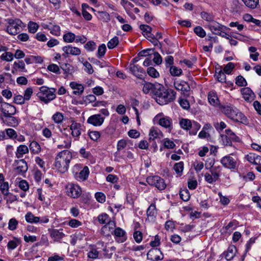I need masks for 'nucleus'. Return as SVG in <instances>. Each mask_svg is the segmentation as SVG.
<instances>
[{"mask_svg":"<svg viewBox=\"0 0 261 261\" xmlns=\"http://www.w3.org/2000/svg\"><path fill=\"white\" fill-rule=\"evenodd\" d=\"M180 198L184 201H188L190 198V194L188 189L181 190L179 192Z\"/></svg>","mask_w":261,"mask_h":261,"instance_id":"nucleus-46","label":"nucleus"},{"mask_svg":"<svg viewBox=\"0 0 261 261\" xmlns=\"http://www.w3.org/2000/svg\"><path fill=\"white\" fill-rule=\"evenodd\" d=\"M62 50L64 51V54H63V56H65V54L67 55H71L73 56H77L80 55L81 53L80 48L72 46L71 45L64 46L62 48Z\"/></svg>","mask_w":261,"mask_h":261,"instance_id":"nucleus-22","label":"nucleus"},{"mask_svg":"<svg viewBox=\"0 0 261 261\" xmlns=\"http://www.w3.org/2000/svg\"><path fill=\"white\" fill-rule=\"evenodd\" d=\"M128 69L131 73L139 79H142L145 75V70L138 65L130 64Z\"/></svg>","mask_w":261,"mask_h":261,"instance_id":"nucleus-12","label":"nucleus"},{"mask_svg":"<svg viewBox=\"0 0 261 261\" xmlns=\"http://www.w3.org/2000/svg\"><path fill=\"white\" fill-rule=\"evenodd\" d=\"M208 27L212 33L219 36V35H221V33L224 29H229L226 27L215 21L212 22Z\"/></svg>","mask_w":261,"mask_h":261,"instance_id":"nucleus-18","label":"nucleus"},{"mask_svg":"<svg viewBox=\"0 0 261 261\" xmlns=\"http://www.w3.org/2000/svg\"><path fill=\"white\" fill-rule=\"evenodd\" d=\"M63 229H53L50 230V236L55 241H60L64 236Z\"/></svg>","mask_w":261,"mask_h":261,"instance_id":"nucleus-27","label":"nucleus"},{"mask_svg":"<svg viewBox=\"0 0 261 261\" xmlns=\"http://www.w3.org/2000/svg\"><path fill=\"white\" fill-rule=\"evenodd\" d=\"M213 127L209 123H206L204 125L201 132L198 134V137L200 138H206L210 137V134L208 133V130L212 129Z\"/></svg>","mask_w":261,"mask_h":261,"instance_id":"nucleus-31","label":"nucleus"},{"mask_svg":"<svg viewBox=\"0 0 261 261\" xmlns=\"http://www.w3.org/2000/svg\"><path fill=\"white\" fill-rule=\"evenodd\" d=\"M105 120V117L100 114H94L90 116L87 119V123L94 126H101Z\"/></svg>","mask_w":261,"mask_h":261,"instance_id":"nucleus-14","label":"nucleus"},{"mask_svg":"<svg viewBox=\"0 0 261 261\" xmlns=\"http://www.w3.org/2000/svg\"><path fill=\"white\" fill-rule=\"evenodd\" d=\"M146 182L151 186H154L162 191L166 188V184L163 178L158 175L149 176L146 178Z\"/></svg>","mask_w":261,"mask_h":261,"instance_id":"nucleus-7","label":"nucleus"},{"mask_svg":"<svg viewBox=\"0 0 261 261\" xmlns=\"http://www.w3.org/2000/svg\"><path fill=\"white\" fill-rule=\"evenodd\" d=\"M220 162L224 167L229 169H234L236 167V160L230 155H226L223 157Z\"/></svg>","mask_w":261,"mask_h":261,"instance_id":"nucleus-11","label":"nucleus"},{"mask_svg":"<svg viewBox=\"0 0 261 261\" xmlns=\"http://www.w3.org/2000/svg\"><path fill=\"white\" fill-rule=\"evenodd\" d=\"M63 39L66 42L72 43L75 40V35L74 33L68 32L63 35Z\"/></svg>","mask_w":261,"mask_h":261,"instance_id":"nucleus-44","label":"nucleus"},{"mask_svg":"<svg viewBox=\"0 0 261 261\" xmlns=\"http://www.w3.org/2000/svg\"><path fill=\"white\" fill-rule=\"evenodd\" d=\"M225 73L223 72L222 70H220L218 72H216L215 76L217 80L221 83H225L226 82Z\"/></svg>","mask_w":261,"mask_h":261,"instance_id":"nucleus-60","label":"nucleus"},{"mask_svg":"<svg viewBox=\"0 0 261 261\" xmlns=\"http://www.w3.org/2000/svg\"><path fill=\"white\" fill-rule=\"evenodd\" d=\"M200 16L203 19L207 21L212 22L214 20V16L212 14L204 11L201 12Z\"/></svg>","mask_w":261,"mask_h":261,"instance_id":"nucleus-55","label":"nucleus"},{"mask_svg":"<svg viewBox=\"0 0 261 261\" xmlns=\"http://www.w3.org/2000/svg\"><path fill=\"white\" fill-rule=\"evenodd\" d=\"M234 68V65L232 62H229L223 68L224 73L229 74L231 73L232 70Z\"/></svg>","mask_w":261,"mask_h":261,"instance_id":"nucleus-62","label":"nucleus"},{"mask_svg":"<svg viewBox=\"0 0 261 261\" xmlns=\"http://www.w3.org/2000/svg\"><path fill=\"white\" fill-rule=\"evenodd\" d=\"M39 28L38 24L32 21H30L28 24V30L29 32L31 33H35L37 32Z\"/></svg>","mask_w":261,"mask_h":261,"instance_id":"nucleus-52","label":"nucleus"},{"mask_svg":"<svg viewBox=\"0 0 261 261\" xmlns=\"http://www.w3.org/2000/svg\"><path fill=\"white\" fill-rule=\"evenodd\" d=\"M133 237H134V239L135 240V241L137 243H139L142 240L143 234L141 231H138V230H136L134 232Z\"/></svg>","mask_w":261,"mask_h":261,"instance_id":"nucleus-63","label":"nucleus"},{"mask_svg":"<svg viewBox=\"0 0 261 261\" xmlns=\"http://www.w3.org/2000/svg\"><path fill=\"white\" fill-rule=\"evenodd\" d=\"M116 227V224L114 221L110 222L105 225L101 229V233L105 236H110L113 234L114 230Z\"/></svg>","mask_w":261,"mask_h":261,"instance_id":"nucleus-17","label":"nucleus"},{"mask_svg":"<svg viewBox=\"0 0 261 261\" xmlns=\"http://www.w3.org/2000/svg\"><path fill=\"white\" fill-rule=\"evenodd\" d=\"M29 147L31 153L33 154H38L41 150L40 145L35 141L31 142Z\"/></svg>","mask_w":261,"mask_h":261,"instance_id":"nucleus-32","label":"nucleus"},{"mask_svg":"<svg viewBox=\"0 0 261 261\" xmlns=\"http://www.w3.org/2000/svg\"><path fill=\"white\" fill-rule=\"evenodd\" d=\"M6 118V122L8 125L15 127L18 124V121L17 118L12 115L5 116Z\"/></svg>","mask_w":261,"mask_h":261,"instance_id":"nucleus-39","label":"nucleus"},{"mask_svg":"<svg viewBox=\"0 0 261 261\" xmlns=\"http://www.w3.org/2000/svg\"><path fill=\"white\" fill-rule=\"evenodd\" d=\"M237 248L234 245H230L228 247L225 254V257L227 260H231L235 256Z\"/></svg>","mask_w":261,"mask_h":261,"instance_id":"nucleus-30","label":"nucleus"},{"mask_svg":"<svg viewBox=\"0 0 261 261\" xmlns=\"http://www.w3.org/2000/svg\"><path fill=\"white\" fill-rule=\"evenodd\" d=\"M182 72V70L176 66H172L170 68V73L172 76H179L181 74Z\"/></svg>","mask_w":261,"mask_h":261,"instance_id":"nucleus-54","label":"nucleus"},{"mask_svg":"<svg viewBox=\"0 0 261 261\" xmlns=\"http://www.w3.org/2000/svg\"><path fill=\"white\" fill-rule=\"evenodd\" d=\"M14 66L17 68V69H19L23 72L27 71V70L25 68L24 62L22 60L18 61V62H15L14 63Z\"/></svg>","mask_w":261,"mask_h":261,"instance_id":"nucleus-59","label":"nucleus"},{"mask_svg":"<svg viewBox=\"0 0 261 261\" xmlns=\"http://www.w3.org/2000/svg\"><path fill=\"white\" fill-rule=\"evenodd\" d=\"M192 121L186 118H181L179 121V125L180 127L185 130H190Z\"/></svg>","mask_w":261,"mask_h":261,"instance_id":"nucleus-37","label":"nucleus"},{"mask_svg":"<svg viewBox=\"0 0 261 261\" xmlns=\"http://www.w3.org/2000/svg\"><path fill=\"white\" fill-rule=\"evenodd\" d=\"M149 136V141L151 142V141H154L155 139L162 138L163 137V134L159 129L152 127L150 129Z\"/></svg>","mask_w":261,"mask_h":261,"instance_id":"nucleus-25","label":"nucleus"},{"mask_svg":"<svg viewBox=\"0 0 261 261\" xmlns=\"http://www.w3.org/2000/svg\"><path fill=\"white\" fill-rule=\"evenodd\" d=\"M18 224V222L15 218H11L9 220L8 223V228L11 230H15L17 228Z\"/></svg>","mask_w":261,"mask_h":261,"instance_id":"nucleus-50","label":"nucleus"},{"mask_svg":"<svg viewBox=\"0 0 261 261\" xmlns=\"http://www.w3.org/2000/svg\"><path fill=\"white\" fill-rule=\"evenodd\" d=\"M85 48L87 51H92L96 49V44L93 41L87 42L84 46Z\"/></svg>","mask_w":261,"mask_h":261,"instance_id":"nucleus-58","label":"nucleus"},{"mask_svg":"<svg viewBox=\"0 0 261 261\" xmlns=\"http://www.w3.org/2000/svg\"><path fill=\"white\" fill-rule=\"evenodd\" d=\"M56 89L43 86L40 87L37 96L41 101L47 104L56 98Z\"/></svg>","mask_w":261,"mask_h":261,"instance_id":"nucleus-3","label":"nucleus"},{"mask_svg":"<svg viewBox=\"0 0 261 261\" xmlns=\"http://www.w3.org/2000/svg\"><path fill=\"white\" fill-rule=\"evenodd\" d=\"M72 158L71 153L69 151L63 150L56 157L54 165L59 171L64 173L67 171Z\"/></svg>","mask_w":261,"mask_h":261,"instance_id":"nucleus-2","label":"nucleus"},{"mask_svg":"<svg viewBox=\"0 0 261 261\" xmlns=\"http://www.w3.org/2000/svg\"><path fill=\"white\" fill-rule=\"evenodd\" d=\"M97 220L99 223L102 224H105V225L112 221L109 216L106 213H102L98 215Z\"/></svg>","mask_w":261,"mask_h":261,"instance_id":"nucleus-35","label":"nucleus"},{"mask_svg":"<svg viewBox=\"0 0 261 261\" xmlns=\"http://www.w3.org/2000/svg\"><path fill=\"white\" fill-rule=\"evenodd\" d=\"M70 87L73 90V94L76 95H81L84 92V86L80 84H78L75 82H70Z\"/></svg>","mask_w":261,"mask_h":261,"instance_id":"nucleus-26","label":"nucleus"},{"mask_svg":"<svg viewBox=\"0 0 261 261\" xmlns=\"http://www.w3.org/2000/svg\"><path fill=\"white\" fill-rule=\"evenodd\" d=\"M140 30L142 31V34L144 36H146L147 38L149 35H151V28L146 24H141L139 27Z\"/></svg>","mask_w":261,"mask_h":261,"instance_id":"nucleus-43","label":"nucleus"},{"mask_svg":"<svg viewBox=\"0 0 261 261\" xmlns=\"http://www.w3.org/2000/svg\"><path fill=\"white\" fill-rule=\"evenodd\" d=\"M71 145V138L69 137L66 140L64 141L63 143L61 144L58 145L59 149L66 148L68 149Z\"/></svg>","mask_w":261,"mask_h":261,"instance_id":"nucleus-53","label":"nucleus"},{"mask_svg":"<svg viewBox=\"0 0 261 261\" xmlns=\"http://www.w3.org/2000/svg\"><path fill=\"white\" fill-rule=\"evenodd\" d=\"M210 173L204 174L205 181L209 184H213L218 180L221 175V169L220 166L214 167L210 169Z\"/></svg>","mask_w":261,"mask_h":261,"instance_id":"nucleus-8","label":"nucleus"},{"mask_svg":"<svg viewBox=\"0 0 261 261\" xmlns=\"http://www.w3.org/2000/svg\"><path fill=\"white\" fill-rule=\"evenodd\" d=\"M174 87L177 90L182 92H189L190 90V87L189 84L184 81H177L174 82Z\"/></svg>","mask_w":261,"mask_h":261,"instance_id":"nucleus-23","label":"nucleus"},{"mask_svg":"<svg viewBox=\"0 0 261 261\" xmlns=\"http://www.w3.org/2000/svg\"><path fill=\"white\" fill-rule=\"evenodd\" d=\"M26 221L30 223H37L39 220V217L35 216L31 212H28L25 215Z\"/></svg>","mask_w":261,"mask_h":261,"instance_id":"nucleus-34","label":"nucleus"},{"mask_svg":"<svg viewBox=\"0 0 261 261\" xmlns=\"http://www.w3.org/2000/svg\"><path fill=\"white\" fill-rule=\"evenodd\" d=\"M157 214L155 205L152 203L150 205L146 211V215L148 217H155Z\"/></svg>","mask_w":261,"mask_h":261,"instance_id":"nucleus-41","label":"nucleus"},{"mask_svg":"<svg viewBox=\"0 0 261 261\" xmlns=\"http://www.w3.org/2000/svg\"><path fill=\"white\" fill-rule=\"evenodd\" d=\"M194 33L199 37L203 38L206 36V32L200 26H197L194 29Z\"/></svg>","mask_w":261,"mask_h":261,"instance_id":"nucleus-48","label":"nucleus"},{"mask_svg":"<svg viewBox=\"0 0 261 261\" xmlns=\"http://www.w3.org/2000/svg\"><path fill=\"white\" fill-rule=\"evenodd\" d=\"M147 72L148 74L152 77L156 78L159 76V73L153 67L148 68Z\"/></svg>","mask_w":261,"mask_h":261,"instance_id":"nucleus-56","label":"nucleus"},{"mask_svg":"<svg viewBox=\"0 0 261 261\" xmlns=\"http://www.w3.org/2000/svg\"><path fill=\"white\" fill-rule=\"evenodd\" d=\"M200 124L195 121H192L191 126H190V130H189V134L190 135H196L197 132L200 128Z\"/></svg>","mask_w":261,"mask_h":261,"instance_id":"nucleus-38","label":"nucleus"},{"mask_svg":"<svg viewBox=\"0 0 261 261\" xmlns=\"http://www.w3.org/2000/svg\"><path fill=\"white\" fill-rule=\"evenodd\" d=\"M236 84L240 87L246 86L247 85L246 80L242 75H239L236 78Z\"/></svg>","mask_w":261,"mask_h":261,"instance_id":"nucleus-51","label":"nucleus"},{"mask_svg":"<svg viewBox=\"0 0 261 261\" xmlns=\"http://www.w3.org/2000/svg\"><path fill=\"white\" fill-rule=\"evenodd\" d=\"M45 28L49 30L50 33L54 36H59L61 34L60 27L58 25L55 24L52 26L47 25L46 27H45Z\"/></svg>","mask_w":261,"mask_h":261,"instance_id":"nucleus-36","label":"nucleus"},{"mask_svg":"<svg viewBox=\"0 0 261 261\" xmlns=\"http://www.w3.org/2000/svg\"><path fill=\"white\" fill-rule=\"evenodd\" d=\"M6 21L8 24L6 31L12 35L17 34L20 31V29L24 27L19 19L8 18L6 19Z\"/></svg>","mask_w":261,"mask_h":261,"instance_id":"nucleus-5","label":"nucleus"},{"mask_svg":"<svg viewBox=\"0 0 261 261\" xmlns=\"http://www.w3.org/2000/svg\"><path fill=\"white\" fill-rule=\"evenodd\" d=\"M98 251L95 249L92 248L91 250L88 253V257L92 259H96L98 256Z\"/></svg>","mask_w":261,"mask_h":261,"instance_id":"nucleus-64","label":"nucleus"},{"mask_svg":"<svg viewBox=\"0 0 261 261\" xmlns=\"http://www.w3.org/2000/svg\"><path fill=\"white\" fill-rule=\"evenodd\" d=\"M29 151L27 146L25 145H20L17 147L15 152L16 157L17 159H20L23 157L24 154L28 153Z\"/></svg>","mask_w":261,"mask_h":261,"instance_id":"nucleus-29","label":"nucleus"},{"mask_svg":"<svg viewBox=\"0 0 261 261\" xmlns=\"http://www.w3.org/2000/svg\"><path fill=\"white\" fill-rule=\"evenodd\" d=\"M221 141L225 146H231L232 142H239L240 138L230 129L225 130V134L221 135Z\"/></svg>","mask_w":261,"mask_h":261,"instance_id":"nucleus-6","label":"nucleus"},{"mask_svg":"<svg viewBox=\"0 0 261 261\" xmlns=\"http://www.w3.org/2000/svg\"><path fill=\"white\" fill-rule=\"evenodd\" d=\"M116 241L119 243H123L127 239L126 232L120 227H116L114 230L113 234Z\"/></svg>","mask_w":261,"mask_h":261,"instance_id":"nucleus-16","label":"nucleus"},{"mask_svg":"<svg viewBox=\"0 0 261 261\" xmlns=\"http://www.w3.org/2000/svg\"><path fill=\"white\" fill-rule=\"evenodd\" d=\"M51 119L55 123L57 124H60L62 122L64 119V115L62 113L57 112L53 115Z\"/></svg>","mask_w":261,"mask_h":261,"instance_id":"nucleus-42","label":"nucleus"},{"mask_svg":"<svg viewBox=\"0 0 261 261\" xmlns=\"http://www.w3.org/2000/svg\"><path fill=\"white\" fill-rule=\"evenodd\" d=\"M176 92L171 89H166L162 85H156L152 98L160 105H165L172 102L176 97Z\"/></svg>","mask_w":261,"mask_h":261,"instance_id":"nucleus-1","label":"nucleus"},{"mask_svg":"<svg viewBox=\"0 0 261 261\" xmlns=\"http://www.w3.org/2000/svg\"><path fill=\"white\" fill-rule=\"evenodd\" d=\"M246 7L252 9L258 8L259 0H242Z\"/></svg>","mask_w":261,"mask_h":261,"instance_id":"nucleus-33","label":"nucleus"},{"mask_svg":"<svg viewBox=\"0 0 261 261\" xmlns=\"http://www.w3.org/2000/svg\"><path fill=\"white\" fill-rule=\"evenodd\" d=\"M89 173V168L88 166H85L74 177V178L80 181H85L88 178Z\"/></svg>","mask_w":261,"mask_h":261,"instance_id":"nucleus-21","label":"nucleus"},{"mask_svg":"<svg viewBox=\"0 0 261 261\" xmlns=\"http://www.w3.org/2000/svg\"><path fill=\"white\" fill-rule=\"evenodd\" d=\"M106 46L105 44H101L98 48L97 56L98 58H101L104 56L106 51Z\"/></svg>","mask_w":261,"mask_h":261,"instance_id":"nucleus-57","label":"nucleus"},{"mask_svg":"<svg viewBox=\"0 0 261 261\" xmlns=\"http://www.w3.org/2000/svg\"><path fill=\"white\" fill-rule=\"evenodd\" d=\"M209 102L213 106H216L218 103V98L217 94L214 92H210L208 95Z\"/></svg>","mask_w":261,"mask_h":261,"instance_id":"nucleus-40","label":"nucleus"},{"mask_svg":"<svg viewBox=\"0 0 261 261\" xmlns=\"http://www.w3.org/2000/svg\"><path fill=\"white\" fill-rule=\"evenodd\" d=\"M0 110L4 116L14 115L16 112V108L7 102H3L0 107Z\"/></svg>","mask_w":261,"mask_h":261,"instance_id":"nucleus-13","label":"nucleus"},{"mask_svg":"<svg viewBox=\"0 0 261 261\" xmlns=\"http://www.w3.org/2000/svg\"><path fill=\"white\" fill-rule=\"evenodd\" d=\"M14 55L11 52L6 51L0 56V60L10 62L13 60Z\"/></svg>","mask_w":261,"mask_h":261,"instance_id":"nucleus-45","label":"nucleus"},{"mask_svg":"<svg viewBox=\"0 0 261 261\" xmlns=\"http://www.w3.org/2000/svg\"><path fill=\"white\" fill-rule=\"evenodd\" d=\"M66 189L67 195L73 198H77L82 194V189L77 184L69 183L66 186Z\"/></svg>","mask_w":261,"mask_h":261,"instance_id":"nucleus-9","label":"nucleus"},{"mask_svg":"<svg viewBox=\"0 0 261 261\" xmlns=\"http://www.w3.org/2000/svg\"><path fill=\"white\" fill-rule=\"evenodd\" d=\"M174 170L176 173L179 175H181L184 169V163L182 162H180L175 163L173 167Z\"/></svg>","mask_w":261,"mask_h":261,"instance_id":"nucleus-47","label":"nucleus"},{"mask_svg":"<svg viewBox=\"0 0 261 261\" xmlns=\"http://www.w3.org/2000/svg\"><path fill=\"white\" fill-rule=\"evenodd\" d=\"M147 258L153 260H162L163 258V255L160 250L156 248L149 251L147 254Z\"/></svg>","mask_w":261,"mask_h":261,"instance_id":"nucleus-20","label":"nucleus"},{"mask_svg":"<svg viewBox=\"0 0 261 261\" xmlns=\"http://www.w3.org/2000/svg\"><path fill=\"white\" fill-rule=\"evenodd\" d=\"M159 124L166 128H168L169 130L172 129V120L168 116H163L160 118Z\"/></svg>","mask_w":261,"mask_h":261,"instance_id":"nucleus-24","label":"nucleus"},{"mask_svg":"<svg viewBox=\"0 0 261 261\" xmlns=\"http://www.w3.org/2000/svg\"><path fill=\"white\" fill-rule=\"evenodd\" d=\"M118 43V38L117 36H115L108 42L107 46L109 49H113L115 47Z\"/></svg>","mask_w":261,"mask_h":261,"instance_id":"nucleus-49","label":"nucleus"},{"mask_svg":"<svg viewBox=\"0 0 261 261\" xmlns=\"http://www.w3.org/2000/svg\"><path fill=\"white\" fill-rule=\"evenodd\" d=\"M0 190L4 195L9 194V185L8 182H4L0 184Z\"/></svg>","mask_w":261,"mask_h":261,"instance_id":"nucleus-61","label":"nucleus"},{"mask_svg":"<svg viewBox=\"0 0 261 261\" xmlns=\"http://www.w3.org/2000/svg\"><path fill=\"white\" fill-rule=\"evenodd\" d=\"M157 84H159L158 83L152 84L149 82H145L142 89L143 92L145 94H148L150 92L151 93L152 96L154 94L155 87Z\"/></svg>","mask_w":261,"mask_h":261,"instance_id":"nucleus-28","label":"nucleus"},{"mask_svg":"<svg viewBox=\"0 0 261 261\" xmlns=\"http://www.w3.org/2000/svg\"><path fill=\"white\" fill-rule=\"evenodd\" d=\"M69 127L71 130V135L74 138V140H79L82 133V124L80 123L72 121Z\"/></svg>","mask_w":261,"mask_h":261,"instance_id":"nucleus-10","label":"nucleus"},{"mask_svg":"<svg viewBox=\"0 0 261 261\" xmlns=\"http://www.w3.org/2000/svg\"><path fill=\"white\" fill-rule=\"evenodd\" d=\"M241 94L245 101L251 102L255 98V95L251 89L249 87L242 88Z\"/></svg>","mask_w":261,"mask_h":261,"instance_id":"nucleus-19","label":"nucleus"},{"mask_svg":"<svg viewBox=\"0 0 261 261\" xmlns=\"http://www.w3.org/2000/svg\"><path fill=\"white\" fill-rule=\"evenodd\" d=\"M14 164L17 165L15 170L18 174L23 175L27 171L28 165L24 160H15Z\"/></svg>","mask_w":261,"mask_h":261,"instance_id":"nucleus-15","label":"nucleus"},{"mask_svg":"<svg viewBox=\"0 0 261 261\" xmlns=\"http://www.w3.org/2000/svg\"><path fill=\"white\" fill-rule=\"evenodd\" d=\"M222 111L228 117L234 121L242 123H245L247 121V118L244 115L239 112L237 109H233L231 106H224Z\"/></svg>","mask_w":261,"mask_h":261,"instance_id":"nucleus-4","label":"nucleus"}]
</instances>
